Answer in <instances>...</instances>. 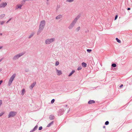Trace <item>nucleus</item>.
I'll return each mask as SVG.
<instances>
[{
    "label": "nucleus",
    "mask_w": 132,
    "mask_h": 132,
    "mask_svg": "<svg viewBox=\"0 0 132 132\" xmlns=\"http://www.w3.org/2000/svg\"><path fill=\"white\" fill-rule=\"evenodd\" d=\"M45 21L44 20L41 21L40 22L39 28L38 32V34H39L43 30L45 25Z\"/></svg>",
    "instance_id": "nucleus-1"
},
{
    "label": "nucleus",
    "mask_w": 132,
    "mask_h": 132,
    "mask_svg": "<svg viewBox=\"0 0 132 132\" xmlns=\"http://www.w3.org/2000/svg\"><path fill=\"white\" fill-rule=\"evenodd\" d=\"M16 76V74H14L10 78L8 82V85L10 86L12 82L13 81V80Z\"/></svg>",
    "instance_id": "nucleus-2"
},
{
    "label": "nucleus",
    "mask_w": 132,
    "mask_h": 132,
    "mask_svg": "<svg viewBox=\"0 0 132 132\" xmlns=\"http://www.w3.org/2000/svg\"><path fill=\"white\" fill-rule=\"evenodd\" d=\"M78 20V19L76 18L72 22L71 24L70 25L69 27V28L70 29H71L74 26L75 24L76 23L77 21Z\"/></svg>",
    "instance_id": "nucleus-3"
},
{
    "label": "nucleus",
    "mask_w": 132,
    "mask_h": 132,
    "mask_svg": "<svg viewBox=\"0 0 132 132\" xmlns=\"http://www.w3.org/2000/svg\"><path fill=\"white\" fill-rule=\"evenodd\" d=\"M55 39L54 38H52L50 39H47L45 41L46 44H49L51 43L54 42Z\"/></svg>",
    "instance_id": "nucleus-4"
},
{
    "label": "nucleus",
    "mask_w": 132,
    "mask_h": 132,
    "mask_svg": "<svg viewBox=\"0 0 132 132\" xmlns=\"http://www.w3.org/2000/svg\"><path fill=\"white\" fill-rule=\"evenodd\" d=\"M24 54V53H23L19 54L16 55L14 56L13 57V60H15L18 59L19 57L23 55Z\"/></svg>",
    "instance_id": "nucleus-5"
},
{
    "label": "nucleus",
    "mask_w": 132,
    "mask_h": 132,
    "mask_svg": "<svg viewBox=\"0 0 132 132\" xmlns=\"http://www.w3.org/2000/svg\"><path fill=\"white\" fill-rule=\"evenodd\" d=\"M16 112H15L11 111L10 112L8 115V118L13 117L15 116L16 114Z\"/></svg>",
    "instance_id": "nucleus-6"
},
{
    "label": "nucleus",
    "mask_w": 132,
    "mask_h": 132,
    "mask_svg": "<svg viewBox=\"0 0 132 132\" xmlns=\"http://www.w3.org/2000/svg\"><path fill=\"white\" fill-rule=\"evenodd\" d=\"M7 5V4L6 2H3L0 4V8L2 7H4Z\"/></svg>",
    "instance_id": "nucleus-7"
},
{
    "label": "nucleus",
    "mask_w": 132,
    "mask_h": 132,
    "mask_svg": "<svg viewBox=\"0 0 132 132\" xmlns=\"http://www.w3.org/2000/svg\"><path fill=\"white\" fill-rule=\"evenodd\" d=\"M56 71L57 75L60 76L62 74V73L61 71L59 70H58L57 69H56Z\"/></svg>",
    "instance_id": "nucleus-8"
},
{
    "label": "nucleus",
    "mask_w": 132,
    "mask_h": 132,
    "mask_svg": "<svg viewBox=\"0 0 132 132\" xmlns=\"http://www.w3.org/2000/svg\"><path fill=\"white\" fill-rule=\"evenodd\" d=\"M38 128V126L37 125H36L34 128V129L32 130H31L30 132H33V131H35Z\"/></svg>",
    "instance_id": "nucleus-9"
},
{
    "label": "nucleus",
    "mask_w": 132,
    "mask_h": 132,
    "mask_svg": "<svg viewBox=\"0 0 132 132\" xmlns=\"http://www.w3.org/2000/svg\"><path fill=\"white\" fill-rule=\"evenodd\" d=\"M36 84V82H34L32 84L30 87V88L31 89H32L33 87Z\"/></svg>",
    "instance_id": "nucleus-10"
},
{
    "label": "nucleus",
    "mask_w": 132,
    "mask_h": 132,
    "mask_svg": "<svg viewBox=\"0 0 132 132\" xmlns=\"http://www.w3.org/2000/svg\"><path fill=\"white\" fill-rule=\"evenodd\" d=\"M22 6V5H18L16 6L15 7V9H21Z\"/></svg>",
    "instance_id": "nucleus-11"
},
{
    "label": "nucleus",
    "mask_w": 132,
    "mask_h": 132,
    "mask_svg": "<svg viewBox=\"0 0 132 132\" xmlns=\"http://www.w3.org/2000/svg\"><path fill=\"white\" fill-rule=\"evenodd\" d=\"M95 102V101L93 100H90L88 102V104H90L93 103H94Z\"/></svg>",
    "instance_id": "nucleus-12"
},
{
    "label": "nucleus",
    "mask_w": 132,
    "mask_h": 132,
    "mask_svg": "<svg viewBox=\"0 0 132 132\" xmlns=\"http://www.w3.org/2000/svg\"><path fill=\"white\" fill-rule=\"evenodd\" d=\"M62 17V16L61 15H59L57 16L56 18V19H58L61 18Z\"/></svg>",
    "instance_id": "nucleus-13"
},
{
    "label": "nucleus",
    "mask_w": 132,
    "mask_h": 132,
    "mask_svg": "<svg viewBox=\"0 0 132 132\" xmlns=\"http://www.w3.org/2000/svg\"><path fill=\"white\" fill-rule=\"evenodd\" d=\"M54 116L51 115L49 117V119L51 120H53L54 119Z\"/></svg>",
    "instance_id": "nucleus-14"
},
{
    "label": "nucleus",
    "mask_w": 132,
    "mask_h": 132,
    "mask_svg": "<svg viewBox=\"0 0 132 132\" xmlns=\"http://www.w3.org/2000/svg\"><path fill=\"white\" fill-rule=\"evenodd\" d=\"M81 64H82V66L83 67H86L87 66H86V65H87L84 62L82 63Z\"/></svg>",
    "instance_id": "nucleus-15"
},
{
    "label": "nucleus",
    "mask_w": 132,
    "mask_h": 132,
    "mask_svg": "<svg viewBox=\"0 0 132 132\" xmlns=\"http://www.w3.org/2000/svg\"><path fill=\"white\" fill-rule=\"evenodd\" d=\"M53 123V121H52L50 123H49L47 126V127H50L51 125H52Z\"/></svg>",
    "instance_id": "nucleus-16"
},
{
    "label": "nucleus",
    "mask_w": 132,
    "mask_h": 132,
    "mask_svg": "<svg viewBox=\"0 0 132 132\" xmlns=\"http://www.w3.org/2000/svg\"><path fill=\"white\" fill-rule=\"evenodd\" d=\"M75 72V71L74 70H73L70 73L69 75V76L70 77Z\"/></svg>",
    "instance_id": "nucleus-17"
},
{
    "label": "nucleus",
    "mask_w": 132,
    "mask_h": 132,
    "mask_svg": "<svg viewBox=\"0 0 132 132\" xmlns=\"http://www.w3.org/2000/svg\"><path fill=\"white\" fill-rule=\"evenodd\" d=\"M5 16V14H2L0 15V19H2Z\"/></svg>",
    "instance_id": "nucleus-18"
},
{
    "label": "nucleus",
    "mask_w": 132,
    "mask_h": 132,
    "mask_svg": "<svg viewBox=\"0 0 132 132\" xmlns=\"http://www.w3.org/2000/svg\"><path fill=\"white\" fill-rule=\"evenodd\" d=\"M25 92V90L24 89H23L22 90L21 94L22 95H23Z\"/></svg>",
    "instance_id": "nucleus-19"
},
{
    "label": "nucleus",
    "mask_w": 132,
    "mask_h": 132,
    "mask_svg": "<svg viewBox=\"0 0 132 132\" xmlns=\"http://www.w3.org/2000/svg\"><path fill=\"white\" fill-rule=\"evenodd\" d=\"M80 29V27H79L76 28V30L77 31H78Z\"/></svg>",
    "instance_id": "nucleus-20"
},
{
    "label": "nucleus",
    "mask_w": 132,
    "mask_h": 132,
    "mask_svg": "<svg viewBox=\"0 0 132 132\" xmlns=\"http://www.w3.org/2000/svg\"><path fill=\"white\" fill-rule=\"evenodd\" d=\"M116 40L119 43H121V41L119 40V39H118V38H116Z\"/></svg>",
    "instance_id": "nucleus-21"
},
{
    "label": "nucleus",
    "mask_w": 132,
    "mask_h": 132,
    "mask_svg": "<svg viewBox=\"0 0 132 132\" xmlns=\"http://www.w3.org/2000/svg\"><path fill=\"white\" fill-rule=\"evenodd\" d=\"M74 0H67L66 1L67 2H73Z\"/></svg>",
    "instance_id": "nucleus-22"
},
{
    "label": "nucleus",
    "mask_w": 132,
    "mask_h": 132,
    "mask_svg": "<svg viewBox=\"0 0 132 132\" xmlns=\"http://www.w3.org/2000/svg\"><path fill=\"white\" fill-rule=\"evenodd\" d=\"M112 66L113 67H116V64L115 63H113L112 64Z\"/></svg>",
    "instance_id": "nucleus-23"
},
{
    "label": "nucleus",
    "mask_w": 132,
    "mask_h": 132,
    "mask_svg": "<svg viewBox=\"0 0 132 132\" xmlns=\"http://www.w3.org/2000/svg\"><path fill=\"white\" fill-rule=\"evenodd\" d=\"M59 64V62L58 61H57L55 63V65L56 66H57Z\"/></svg>",
    "instance_id": "nucleus-24"
},
{
    "label": "nucleus",
    "mask_w": 132,
    "mask_h": 132,
    "mask_svg": "<svg viewBox=\"0 0 132 132\" xmlns=\"http://www.w3.org/2000/svg\"><path fill=\"white\" fill-rule=\"evenodd\" d=\"M55 100L54 99H52L51 101V102L52 104L54 102Z\"/></svg>",
    "instance_id": "nucleus-25"
},
{
    "label": "nucleus",
    "mask_w": 132,
    "mask_h": 132,
    "mask_svg": "<svg viewBox=\"0 0 132 132\" xmlns=\"http://www.w3.org/2000/svg\"><path fill=\"white\" fill-rule=\"evenodd\" d=\"M92 51V50L91 49H87V51L89 52H90Z\"/></svg>",
    "instance_id": "nucleus-26"
},
{
    "label": "nucleus",
    "mask_w": 132,
    "mask_h": 132,
    "mask_svg": "<svg viewBox=\"0 0 132 132\" xmlns=\"http://www.w3.org/2000/svg\"><path fill=\"white\" fill-rule=\"evenodd\" d=\"M4 113V112H2L0 113V117Z\"/></svg>",
    "instance_id": "nucleus-27"
},
{
    "label": "nucleus",
    "mask_w": 132,
    "mask_h": 132,
    "mask_svg": "<svg viewBox=\"0 0 132 132\" xmlns=\"http://www.w3.org/2000/svg\"><path fill=\"white\" fill-rule=\"evenodd\" d=\"M109 124V122L108 121H106L105 122V124L106 125H107Z\"/></svg>",
    "instance_id": "nucleus-28"
},
{
    "label": "nucleus",
    "mask_w": 132,
    "mask_h": 132,
    "mask_svg": "<svg viewBox=\"0 0 132 132\" xmlns=\"http://www.w3.org/2000/svg\"><path fill=\"white\" fill-rule=\"evenodd\" d=\"M81 67H79L77 68V70H80L81 69Z\"/></svg>",
    "instance_id": "nucleus-29"
},
{
    "label": "nucleus",
    "mask_w": 132,
    "mask_h": 132,
    "mask_svg": "<svg viewBox=\"0 0 132 132\" xmlns=\"http://www.w3.org/2000/svg\"><path fill=\"white\" fill-rule=\"evenodd\" d=\"M4 23V22L3 21H1L0 22V23L1 24H3Z\"/></svg>",
    "instance_id": "nucleus-30"
},
{
    "label": "nucleus",
    "mask_w": 132,
    "mask_h": 132,
    "mask_svg": "<svg viewBox=\"0 0 132 132\" xmlns=\"http://www.w3.org/2000/svg\"><path fill=\"white\" fill-rule=\"evenodd\" d=\"M42 129V126L40 127L39 128V130H40Z\"/></svg>",
    "instance_id": "nucleus-31"
},
{
    "label": "nucleus",
    "mask_w": 132,
    "mask_h": 132,
    "mask_svg": "<svg viewBox=\"0 0 132 132\" xmlns=\"http://www.w3.org/2000/svg\"><path fill=\"white\" fill-rule=\"evenodd\" d=\"M34 34H31L29 36V38H31V37L33 36V35H34Z\"/></svg>",
    "instance_id": "nucleus-32"
},
{
    "label": "nucleus",
    "mask_w": 132,
    "mask_h": 132,
    "mask_svg": "<svg viewBox=\"0 0 132 132\" xmlns=\"http://www.w3.org/2000/svg\"><path fill=\"white\" fill-rule=\"evenodd\" d=\"M117 17H118V15H116V16L115 17V19H115V20H116L117 19Z\"/></svg>",
    "instance_id": "nucleus-33"
},
{
    "label": "nucleus",
    "mask_w": 132,
    "mask_h": 132,
    "mask_svg": "<svg viewBox=\"0 0 132 132\" xmlns=\"http://www.w3.org/2000/svg\"><path fill=\"white\" fill-rule=\"evenodd\" d=\"M2 101L0 100V106H1V105L2 104Z\"/></svg>",
    "instance_id": "nucleus-34"
},
{
    "label": "nucleus",
    "mask_w": 132,
    "mask_h": 132,
    "mask_svg": "<svg viewBox=\"0 0 132 132\" xmlns=\"http://www.w3.org/2000/svg\"><path fill=\"white\" fill-rule=\"evenodd\" d=\"M123 86V85L122 84H121V85L120 86V88H121L122 87V86Z\"/></svg>",
    "instance_id": "nucleus-35"
},
{
    "label": "nucleus",
    "mask_w": 132,
    "mask_h": 132,
    "mask_svg": "<svg viewBox=\"0 0 132 132\" xmlns=\"http://www.w3.org/2000/svg\"><path fill=\"white\" fill-rule=\"evenodd\" d=\"M2 82H3V81L2 80L0 81V85H1V84L2 83Z\"/></svg>",
    "instance_id": "nucleus-36"
},
{
    "label": "nucleus",
    "mask_w": 132,
    "mask_h": 132,
    "mask_svg": "<svg viewBox=\"0 0 132 132\" xmlns=\"http://www.w3.org/2000/svg\"><path fill=\"white\" fill-rule=\"evenodd\" d=\"M130 8H128L127 9L128 10H130Z\"/></svg>",
    "instance_id": "nucleus-37"
},
{
    "label": "nucleus",
    "mask_w": 132,
    "mask_h": 132,
    "mask_svg": "<svg viewBox=\"0 0 132 132\" xmlns=\"http://www.w3.org/2000/svg\"><path fill=\"white\" fill-rule=\"evenodd\" d=\"M11 20V19H10V20H9L7 21V22H6V23H7L9 22L10 21V20Z\"/></svg>",
    "instance_id": "nucleus-38"
},
{
    "label": "nucleus",
    "mask_w": 132,
    "mask_h": 132,
    "mask_svg": "<svg viewBox=\"0 0 132 132\" xmlns=\"http://www.w3.org/2000/svg\"><path fill=\"white\" fill-rule=\"evenodd\" d=\"M3 60V59H2L0 60V62H1Z\"/></svg>",
    "instance_id": "nucleus-39"
},
{
    "label": "nucleus",
    "mask_w": 132,
    "mask_h": 132,
    "mask_svg": "<svg viewBox=\"0 0 132 132\" xmlns=\"http://www.w3.org/2000/svg\"><path fill=\"white\" fill-rule=\"evenodd\" d=\"M2 33H0V35H2Z\"/></svg>",
    "instance_id": "nucleus-40"
},
{
    "label": "nucleus",
    "mask_w": 132,
    "mask_h": 132,
    "mask_svg": "<svg viewBox=\"0 0 132 132\" xmlns=\"http://www.w3.org/2000/svg\"><path fill=\"white\" fill-rule=\"evenodd\" d=\"M2 70V69H0V72H1Z\"/></svg>",
    "instance_id": "nucleus-41"
},
{
    "label": "nucleus",
    "mask_w": 132,
    "mask_h": 132,
    "mask_svg": "<svg viewBox=\"0 0 132 132\" xmlns=\"http://www.w3.org/2000/svg\"><path fill=\"white\" fill-rule=\"evenodd\" d=\"M105 126H104L103 127V128H105Z\"/></svg>",
    "instance_id": "nucleus-42"
},
{
    "label": "nucleus",
    "mask_w": 132,
    "mask_h": 132,
    "mask_svg": "<svg viewBox=\"0 0 132 132\" xmlns=\"http://www.w3.org/2000/svg\"><path fill=\"white\" fill-rule=\"evenodd\" d=\"M2 48V47H0V49H1V48Z\"/></svg>",
    "instance_id": "nucleus-43"
}]
</instances>
